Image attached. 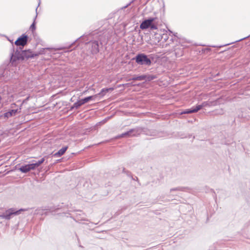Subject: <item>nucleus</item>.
<instances>
[{
  "label": "nucleus",
  "instance_id": "obj_12",
  "mask_svg": "<svg viewBox=\"0 0 250 250\" xmlns=\"http://www.w3.org/2000/svg\"><path fill=\"white\" fill-rule=\"evenodd\" d=\"M67 148V146L62 147L60 150H59L57 153H56L54 155L59 157L61 156L65 152Z\"/></svg>",
  "mask_w": 250,
  "mask_h": 250
},
{
  "label": "nucleus",
  "instance_id": "obj_9",
  "mask_svg": "<svg viewBox=\"0 0 250 250\" xmlns=\"http://www.w3.org/2000/svg\"><path fill=\"white\" fill-rule=\"evenodd\" d=\"M92 47V52L93 53H97L99 52V44L97 41H94L91 42Z\"/></svg>",
  "mask_w": 250,
  "mask_h": 250
},
{
  "label": "nucleus",
  "instance_id": "obj_14",
  "mask_svg": "<svg viewBox=\"0 0 250 250\" xmlns=\"http://www.w3.org/2000/svg\"><path fill=\"white\" fill-rule=\"evenodd\" d=\"M82 105H83L82 102L81 100H80L74 104L73 107L78 108Z\"/></svg>",
  "mask_w": 250,
  "mask_h": 250
},
{
  "label": "nucleus",
  "instance_id": "obj_13",
  "mask_svg": "<svg viewBox=\"0 0 250 250\" xmlns=\"http://www.w3.org/2000/svg\"><path fill=\"white\" fill-rule=\"evenodd\" d=\"M114 90V88H103L102 89L101 92L97 95V96L98 95H104L106 92L109 91H112Z\"/></svg>",
  "mask_w": 250,
  "mask_h": 250
},
{
  "label": "nucleus",
  "instance_id": "obj_4",
  "mask_svg": "<svg viewBox=\"0 0 250 250\" xmlns=\"http://www.w3.org/2000/svg\"><path fill=\"white\" fill-rule=\"evenodd\" d=\"M25 210H26V209H20L19 210L15 211V210L13 208H10L9 209L6 211L5 214L0 215V217L6 219H9L10 218L11 215L13 214H18L20 212Z\"/></svg>",
  "mask_w": 250,
  "mask_h": 250
},
{
  "label": "nucleus",
  "instance_id": "obj_8",
  "mask_svg": "<svg viewBox=\"0 0 250 250\" xmlns=\"http://www.w3.org/2000/svg\"><path fill=\"white\" fill-rule=\"evenodd\" d=\"M136 135H137V131L135 129H132L126 132H125L124 133L116 137V139H119V138H124V137H131L135 136Z\"/></svg>",
  "mask_w": 250,
  "mask_h": 250
},
{
  "label": "nucleus",
  "instance_id": "obj_5",
  "mask_svg": "<svg viewBox=\"0 0 250 250\" xmlns=\"http://www.w3.org/2000/svg\"><path fill=\"white\" fill-rule=\"evenodd\" d=\"M28 41V36L25 34H22L20 37L15 42V44L17 46H25Z\"/></svg>",
  "mask_w": 250,
  "mask_h": 250
},
{
  "label": "nucleus",
  "instance_id": "obj_11",
  "mask_svg": "<svg viewBox=\"0 0 250 250\" xmlns=\"http://www.w3.org/2000/svg\"><path fill=\"white\" fill-rule=\"evenodd\" d=\"M18 109H13L9 112L5 113L4 114V117L8 118L9 117L12 116L14 115H15L18 112Z\"/></svg>",
  "mask_w": 250,
  "mask_h": 250
},
{
  "label": "nucleus",
  "instance_id": "obj_6",
  "mask_svg": "<svg viewBox=\"0 0 250 250\" xmlns=\"http://www.w3.org/2000/svg\"><path fill=\"white\" fill-rule=\"evenodd\" d=\"M39 53H34L30 50L22 51L21 53V59L22 60L28 59L29 58H34V57L38 56Z\"/></svg>",
  "mask_w": 250,
  "mask_h": 250
},
{
  "label": "nucleus",
  "instance_id": "obj_17",
  "mask_svg": "<svg viewBox=\"0 0 250 250\" xmlns=\"http://www.w3.org/2000/svg\"><path fill=\"white\" fill-rule=\"evenodd\" d=\"M131 80H137V79H136V77L132 78L131 79Z\"/></svg>",
  "mask_w": 250,
  "mask_h": 250
},
{
  "label": "nucleus",
  "instance_id": "obj_16",
  "mask_svg": "<svg viewBox=\"0 0 250 250\" xmlns=\"http://www.w3.org/2000/svg\"><path fill=\"white\" fill-rule=\"evenodd\" d=\"M30 29L32 30V32H34L36 29V26H35V22L34 21V22L31 24L30 26Z\"/></svg>",
  "mask_w": 250,
  "mask_h": 250
},
{
  "label": "nucleus",
  "instance_id": "obj_3",
  "mask_svg": "<svg viewBox=\"0 0 250 250\" xmlns=\"http://www.w3.org/2000/svg\"><path fill=\"white\" fill-rule=\"evenodd\" d=\"M135 60L137 63L141 65L146 64L150 65L151 63L150 60L144 54H138L136 56Z\"/></svg>",
  "mask_w": 250,
  "mask_h": 250
},
{
  "label": "nucleus",
  "instance_id": "obj_7",
  "mask_svg": "<svg viewBox=\"0 0 250 250\" xmlns=\"http://www.w3.org/2000/svg\"><path fill=\"white\" fill-rule=\"evenodd\" d=\"M207 106H209V104L207 102H204L201 104L197 105L196 107L192 110L187 109L185 111L182 113V114H189L192 113H195L198 111L199 110L202 109L203 107Z\"/></svg>",
  "mask_w": 250,
  "mask_h": 250
},
{
  "label": "nucleus",
  "instance_id": "obj_2",
  "mask_svg": "<svg viewBox=\"0 0 250 250\" xmlns=\"http://www.w3.org/2000/svg\"><path fill=\"white\" fill-rule=\"evenodd\" d=\"M44 161V158H43L36 163L28 164L21 167L19 170L23 173L28 172L30 170L35 169L36 167H39Z\"/></svg>",
  "mask_w": 250,
  "mask_h": 250
},
{
  "label": "nucleus",
  "instance_id": "obj_10",
  "mask_svg": "<svg viewBox=\"0 0 250 250\" xmlns=\"http://www.w3.org/2000/svg\"><path fill=\"white\" fill-rule=\"evenodd\" d=\"M97 97V95H95L93 96H91L86 97L83 99H81L83 104L88 102L90 100H94Z\"/></svg>",
  "mask_w": 250,
  "mask_h": 250
},
{
  "label": "nucleus",
  "instance_id": "obj_1",
  "mask_svg": "<svg viewBox=\"0 0 250 250\" xmlns=\"http://www.w3.org/2000/svg\"><path fill=\"white\" fill-rule=\"evenodd\" d=\"M157 18H150L144 21L140 24V28L142 30L150 28L151 30L157 29V25L154 23Z\"/></svg>",
  "mask_w": 250,
  "mask_h": 250
},
{
  "label": "nucleus",
  "instance_id": "obj_15",
  "mask_svg": "<svg viewBox=\"0 0 250 250\" xmlns=\"http://www.w3.org/2000/svg\"><path fill=\"white\" fill-rule=\"evenodd\" d=\"M146 78V76H145V75H141V76L136 77V79H137V80H138V81L144 80Z\"/></svg>",
  "mask_w": 250,
  "mask_h": 250
}]
</instances>
